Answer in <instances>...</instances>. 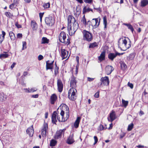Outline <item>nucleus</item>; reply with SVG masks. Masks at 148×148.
Instances as JSON below:
<instances>
[{"instance_id":"obj_52","label":"nucleus","mask_w":148,"mask_h":148,"mask_svg":"<svg viewBox=\"0 0 148 148\" xmlns=\"http://www.w3.org/2000/svg\"><path fill=\"white\" fill-rule=\"evenodd\" d=\"M127 85L131 89H132L133 88V84L132 83H130V82H128Z\"/></svg>"},{"instance_id":"obj_30","label":"nucleus","mask_w":148,"mask_h":148,"mask_svg":"<svg viewBox=\"0 0 148 148\" xmlns=\"http://www.w3.org/2000/svg\"><path fill=\"white\" fill-rule=\"evenodd\" d=\"M120 64L121 69L123 70H125L127 68L126 65L124 62H122Z\"/></svg>"},{"instance_id":"obj_15","label":"nucleus","mask_w":148,"mask_h":148,"mask_svg":"<svg viewBox=\"0 0 148 148\" xmlns=\"http://www.w3.org/2000/svg\"><path fill=\"white\" fill-rule=\"evenodd\" d=\"M26 132L27 134H29L30 136L31 137L33 136L34 132L33 125L27 129Z\"/></svg>"},{"instance_id":"obj_34","label":"nucleus","mask_w":148,"mask_h":148,"mask_svg":"<svg viewBox=\"0 0 148 148\" xmlns=\"http://www.w3.org/2000/svg\"><path fill=\"white\" fill-rule=\"evenodd\" d=\"M81 22L85 26L87 25V22L85 17V15H84L81 20Z\"/></svg>"},{"instance_id":"obj_22","label":"nucleus","mask_w":148,"mask_h":148,"mask_svg":"<svg viewBox=\"0 0 148 148\" xmlns=\"http://www.w3.org/2000/svg\"><path fill=\"white\" fill-rule=\"evenodd\" d=\"M81 118L80 117H78L74 123V126L75 128H77L79 125Z\"/></svg>"},{"instance_id":"obj_57","label":"nucleus","mask_w":148,"mask_h":148,"mask_svg":"<svg viewBox=\"0 0 148 148\" xmlns=\"http://www.w3.org/2000/svg\"><path fill=\"white\" fill-rule=\"evenodd\" d=\"M22 37V34H21L19 33L17 35V37L18 38H21Z\"/></svg>"},{"instance_id":"obj_21","label":"nucleus","mask_w":148,"mask_h":148,"mask_svg":"<svg viewBox=\"0 0 148 148\" xmlns=\"http://www.w3.org/2000/svg\"><path fill=\"white\" fill-rule=\"evenodd\" d=\"M116 57V55L114 53H110L108 55V58L112 61Z\"/></svg>"},{"instance_id":"obj_60","label":"nucleus","mask_w":148,"mask_h":148,"mask_svg":"<svg viewBox=\"0 0 148 148\" xmlns=\"http://www.w3.org/2000/svg\"><path fill=\"white\" fill-rule=\"evenodd\" d=\"M38 97V94L33 95H32V97L34 98H37Z\"/></svg>"},{"instance_id":"obj_42","label":"nucleus","mask_w":148,"mask_h":148,"mask_svg":"<svg viewBox=\"0 0 148 148\" xmlns=\"http://www.w3.org/2000/svg\"><path fill=\"white\" fill-rule=\"evenodd\" d=\"M122 103L123 104V106L125 107H126L128 104V102L127 101H125L123 99H122Z\"/></svg>"},{"instance_id":"obj_13","label":"nucleus","mask_w":148,"mask_h":148,"mask_svg":"<svg viewBox=\"0 0 148 148\" xmlns=\"http://www.w3.org/2000/svg\"><path fill=\"white\" fill-rule=\"evenodd\" d=\"M57 86L58 91L61 92L63 88V84L60 79H58V80Z\"/></svg>"},{"instance_id":"obj_53","label":"nucleus","mask_w":148,"mask_h":148,"mask_svg":"<svg viewBox=\"0 0 148 148\" xmlns=\"http://www.w3.org/2000/svg\"><path fill=\"white\" fill-rule=\"evenodd\" d=\"M99 91H97L96 92L94 95L95 97L96 98H98L99 96Z\"/></svg>"},{"instance_id":"obj_46","label":"nucleus","mask_w":148,"mask_h":148,"mask_svg":"<svg viewBox=\"0 0 148 148\" xmlns=\"http://www.w3.org/2000/svg\"><path fill=\"white\" fill-rule=\"evenodd\" d=\"M55 64H56V62L55 63ZM59 69V68L58 66H57L56 64V67L55 70V75H56L58 73V70Z\"/></svg>"},{"instance_id":"obj_19","label":"nucleus","mask_w":148,"mask_h":148,"mask_svg":"<svg viewBox=\"0 0 148 148\" xmlns=\"http://www.w3.org/2000/svg\"><path fill=\"white\" fill-rule=\"evenodd\" d=\"M57 99V97L56 95L54 94H53L50 98L51 103L52 104H54Z\"/></svg>"},{"instance_id":"obj_1","label":"nucleus","mask_w":148,"mask_h":148,"mask_svg":"<svg viewBox=\"0 0 148 148\" xmlns=\"http://www.w3.org/2000/svg\"><path fill=\"white\" fill-rule=\"evenodd\" d=\"M77 82L76 77L72 74L70 80V86L72 88L69 90L68 93V97L71 100L74 101L76 99L75 92L76 90L74 88L76 87V84Z\"/></svg>"},{"instance_id":"obj_23","label":"nucleus","mask_w":148,"mask_h":148,"mask_svg":"<svg viewBox=\"0 0 148 148\" xmlns=\"http://www.w3.org/2000/svg\"><path fill=\"white\" fill-rule=\"evenodd\" d=\"M49 60H48L46 62V69L48 70V69H53V66L52 65V63H50L49 62Z\"/></svg>"},{"instance_id":"obj_5","label":"nucleus","mask_w":148,"mask_h":148,"mask_svg":"<svg viewBox=\"0 0 148 148\" xmlns=\"http://www.w3.org/2000/svg\"><path fill=\"white\" fill-rule=\"evenodd\" d=\"M65 130L66 129H64L57 131L54 137L55 139H58L62 137V134H64Z\"/></svg>"},{"instance_id":"obj_54","label":"nucleus","mask_w":148,"mask_h":148,"mask_svg":"<svg viewBox=\"0 0 148 148\" xmlns=\"http://www.w3.org/2000/svg\"><path fill=\"white\" fill-rule=\"evenodd\" d=\"M43 56L41 55H39L38 56V59L39 60H42L43 59Z\"/></svg>"},{"instance_id":"obj_6","label":"nucleus","mask_w":148,"mask_h":148,"mask_svg":"<svg viewBox=\"0 0 148 148\" xmlns=\"http://www.w3.org/2000/svg\"><path fill=\"white\" fill-rule=\"evenodd\" d=\"M116 118L115 112L112 110L109 114V116L108 117V119L109 121L112 122Z\"/></svg>"},{"instance_id":"obj_8","label":"nucleus","mask_w":148,"mask_h":148,"mask_svg":"<svg viewBox=\"0 0 148 148\" xmlns=\"http://www.w3.org/2000/svg\"><path fill=\"white\" fill-rule=\"evenodd\" d=\"M64 111L63 110H62L60 113V114L62 116V118L61 119L60 118L59 116H57V119L59 122H65L66 121V120H65V118H64Z\"/></svg>"},{"instance_id":"obj_20","label":"nucleus","mask_w":148,"mask_h":148,"mask_svg":"<svg viewBox=\"0 0 148 148\" xmlns=\"http://www.w3.org/2000/svg\"><path fill=\"white\" fill-rule=\"evenodd\" d=\"M31 26L34 31H36L37 28V24L34 21H32L31 22Z\"/></svg>"},{"instance_id":"obj_9","label":"nucleus","mask_w":148,"mask_h":148,"mask_svg":"<svg viewBox=\"0 0 148 148\" xmlns=\"http://www.w3.org/2000/svg\"><path fill=\"white\" fill-rule=\"evenodd\" d=\"M48 129V125L47 123H45L43 125V127L41 130V134L43 137H45Z\"/></svg>"},{"instance_id":"obj_58","label":"nucleus","mask_w":148,"mask_h":148,"mask_svg":"<svg viewBox=\"0 0 148 148\" xmlns=\"http://www.w3.org/2000/svg\"><path fill=\"white\" fill-rule=\"evenodd\" d=\"M15 5V4L14 3L11 4L9 6L10 8L11 9H12L14 8Z\"/></svg>"},{"instance_id":"obj_39","label":"nucleus","mask_w":148,"mask_h":148,"mask_svg":"<svg viewBox=\"0 0 148 148\" xmlns=\"http://www.w3.org/2000/svg\"><path fill=\"white\" fill-rule=\"evenodd\" d=\"M66 108L67 110V112H66V118H65V120H66V121L69 117V108L68 107H66Z\"/></svg>"},{"instance_id":"obj_45","label":"nucleus","mask_w":148,"mask_h":148,"mask_svg":"<svg viewBox=\"0 0 148 148\" xmlns=\"http://www.w3.org/2000/svg\"><path fill=\"white\" fill-rule=\"evenodd\" d=\"M120 47V49L121 50L125 51L127 49H129L130 47H128L127 48L126 47Z\"/></svg>"},{"instance_id":"obj_62","label":"nucleus","mask_w":148,"mask_h":148,"mask_svg":"<svg viewBox=\"0 0 148 148\" xmlns=\"http://www.w3.org/2000/svg\"><path fill=\"white\" fill-rule=\"evenodd\" d=\"M79 66V65L77 64L76 66V74H77L78 72V69Z\"/></svg>"},{"instance_id":"obj_3","label":"nucleus","mask_w":148,"mask_h":148,"mask_svg":"<svg viewBox=\"0 0 148 148\" xmlns=\"http://www.w3.org/2000/svg\"><path fill=\"white\" fill-rule=\"evenodd\" d=\"M83 39L84 40L90 41L92 39V34L89 32L85 30H84Z\"/></svg>"},{"instance_id":"obj_14","label":"nucleus","mask_w":148,"mask_h":148,"mask_svg":"<svg viewBox=\"0 0 148 148\" xmlns=\"http://www.w3.org/2000/svg\"><path fill=\"white\" fill-rule=\"evenodd\" d=\"M61 53L62 60L65 59L67 57L68 54V52L65 49L62 48L61 49Z\"/></svg>"},{"instance_id":"obj_38","label":"nucleus","mask_w":148,"mask_h":148,"mask_svg":"<svg viewBox=\"0 0 148 148\" xmlns=\"http://www.w3.org/2000/svg\"><path fill=\"white\" fill-rule=\"evenodd\" d=\"M103 24L104 25V28H106V27L107 25V21L106 16H105L103 17Z\"/></svg>"},{"instance_id":"obj_18","label":"nucleus","mask_w":148,"mask_h":148,"mask_svg":"<svg viewBox=\"0 0 148 148\" xmlns=\"http://www.w3.org/2000/svg\"><path fill=\"white\" fill-rule=\"evenodd\" d=\"M68 25H70V23H73L76 21L75 18L72 16L69 15L68 17Z\"/></svg>"},{"instance_id":"obj_25","label":"nucleus","mask_w":148,"mask_h":148,"mask_svg":"<svg viewBox=\"0 0 148 148\" xmlns=\"http://www.w3.org/2000/svg\"><path fill=\"white\" fill-rule=\"evenodd\" d=\"M135 56V54L134 53H132L130 54L127 57V59L129 61L134 59Z\"/></svg>"},{"instance_id":"obj_26","label":"nucleus","mask_w":148,"mask_h":148,"mask_svg":"<svg viewBox=\"0 0 148 148\" xmlns=\"http://www.w3.org/2000/svg\"><path fill=\"white\" fill-rule=\"evenodd\" d=\"M148 4V0H143L140 2V6L142 7L145 6Z\"/></svg>"},{"instance_id":"obj_41","label":"nucleus","mask_w":148,"mask_h":148,"mask_svg":"<svg viewBox=\"0 0 148 148\" xmlns=\"http://www.w3.org/2000/svg\"><path fill=\"white\" fill-rule=\"evenodd\" d=\"M43 6L45 8H47L50 7V4L49 3H45L43 4Z\"/></svg>"},{"instance_id":"obj_49","label":"nucleus","mask_w":148,"mask_h":148,"mask_svg":"<svg viewBox=\"0 0 148 148\" xmlns=\"http://www.w3.org/2000/svg\"><path fill=\"white\" fill-rule=\"evenodd\" d=\"M94 138L95 140V142L93 145H95L97 142L98 139L97 136H95L94 137Z\"/></svg>"},{"instance_id":"obj_63","label":"nucleus","mask_w":148,"mask_h":148,"mask_svg":"<svg viewBox=\"0 0 148 148\" xmlns=\"http://www.w3.org/2000/svg\"><path fill=\"white\" fill-rule=\"evenodd\" d=\"M24 90H25V92H30L29 88H24Z\"/></svg>"},{"instance_id":"obj_35","label":"nucleus","mask_w":148,"mask_h":148,"mask_svg":"<svg viewBox=\"0 0 148 148\" xmlns=\"http://www.w3.org/2000/svg\"><path fill=\"white\" fill-rule=\"evenodd\" d=\"M125 25L127 26L129 29H130L132 32H133L134 31V29L132 26L130 24L124 23V24Z\"/></svg>"},{"instance_id":"obj_16","label":"nucleus","mask_w":148,"mask_h":148,"mask_svg":"<svg viewBox=\"0 0 148 148\" xmlns=\"http://www.w3.org/2000/svg\"><path fill=\"white\" fill-rule=\"evenodd\" d=\"M106 53L105 51H104L101 53L100 56L98 57L99 60L101 62L105 60Z\"/></svg>"},{"instance_id":"obj_12","label":"nucleus","mask_w":148,"mask_h":148,"mask_svg":"<svg viewBox=\"0 0 148 148\" xmlns=\"http://www.w3.org/2000/svg\"><path fill=\"white\" fill-rule=\"evenodd\" d=\"M72 27L73 28V32H71V35H73L75 32L78 29L79 26L77 23L76 21H75L73 23V25Z\"/></svg>"},{"instance_id":"obj_47","label":"nucleus","mask_w":148,"mask_h":148,"mask_svg":"<svg viewBox=\"0 0 148 148\" xmlns=\"http://www.w3.org/2000/svg\"><path fill=\"white\" fill-rule=\"evenodd\" d=\"M106 127L105 128L101 124L99 127V130L100 131H101L106 129Z\"/></svg>"},{"instance_id":"obj_40","label":"nucleus","mask_w":148,"mask_h":148,"mask_svg":"<svg viewBox=\"0 0 148 148\" xmlns=\"http://www.w3.org/2000/svg\"><path fill=\"white\" fill-rule=\"evenodd\" d=\"M5 15L8 17L12 18L13 15L9 12H7L5 13Z\"/></svg>"},{"instance_id":"obj_2","label":"nucleus","mask_w":148,"mask_h":148,"mask_svg":"<svg viewBox=\"0 0 148 148\" xmlns=\"http://www.w3.org/2000/svg\"><path fill=\"white\" fill-rule=\"evenodd\" d=\"M66 33L64 32H61L59 36V41L61 42L68 45L70 43V40L68 38L66 40Z\"/></svg>"},{"instance_id":"obj_37","label":"nucleus","mask_w":148,"mask_h":148,"mask_svg":"<svg viewBox=\"0 0 148 148\" xmlns=\"http://www.w3.org/2000/svg\"><path fill=\"white\" fill-rule=\"evenodd\" d=\"M8 54L6 53H3L1 54L0 55V58L2 59L3 58H7L8 57Z\"/></svg>"},{"instance_id":"obj_50","label":"nucleus","mask_w":148,"mask_h":148,"mask_svg":"<svg viewBox=\"0 0 148 148\" xmlns=\"http://www.w3.org/2000/svg\"><path fill=\"white\" fill-rule=\"evenodd\" d=\"M98 44L96 42H94L93 43H91L89 46H98Z\"/></svg>"},{"instance_id":"obj_32","label":"nucleus","mask_w":148,"mask_h":148,"mask_svg":"<svg viewBox=\"0 0 148 148\" xmlns=\"http://www.w3.org/2000/svg\"><path fill=\"white\" fill-rule=\"evenodd\" d=\"M9 35L11 40H13L15 39V37L14 34L12 32H10Z\"/></svg>"},{"instance_id":"obj_7","label":"nucleus","mask_w":148,"mask_h":148,"mask_svg":"<svg viewBox=\"0 0 148 148\" xmlns=\"http://www.w3.org/2000/svg\"><path fill=\"white\" fill-rule=\"evenodd\" d=\"M100 21H98V18L93 19L91 21V25L93 28H96L98 26Z\"/></svg>"},{"instance_id":"obj_56","label":"nucleus","mask_w":148,"mask_h":148,"mask_svg":"<svg viewBox=\"0 0 148 148\" xmlns=\"http://www.w3.org/2000/svg\"><path fill=\"white\" fill-rule=\"evenodd\" d=\"M15 25L18 28H19L21 27V26L18 23H15Z\"/></svg>"},{"instance_id":"obj_28","label":"nucleus","mask_w":148,"mask_h":148,"mask_svg":"<svg viewBox=\"0 0 148 148\" xmlns=\"http://www.w3.org/2000/svg\"><path fill=\"white\" fill-rule=\"evenodd\" d=\"M49 42V40L47 38L43 37L41 40V43L42 44L48 43Z\"/></svg>"},{"instance_id":"obj_51","label":"nucleus","mask_w":148,"mask_h":148,"mask_svg":"<svg viewBox=\"0 0 148 148\" xmlns=\"http://www.w3.org/2000/svg\"><path fill=\"white\" fill-rule=\"evenodd\" d=\"M84 2L86 3H91L93 2V0H84Z\"/></svg>"},{"instance_id":"obj_64","label":"nucleus","mask_w":148,"mask_h":148,"mask_svg":"<svg viewBox=\"0 0 148 148\" xmlns=\"http://www.w3.org/2000/svg\"><path fill=\"white\" fill-rule=\"evenodd\" d=\"M102 82L101 81V82L98 83V87H101V85L102 84Z\"/></svg>"},{"instance_id":"obj_33","label":"nucleus","mask_w":148,"mask_h":148,"mask_svg":"<svg viewBox=\"0 0 148 148\" xmlns=\"http://www.w3.org/2000/svg\"><path fill=\"white\" fill-rule=\"evenodd\" d=\"M68 31L69 32V34L70 36H72L73 35H71V32H73V28L71 26V25H68L67 27Z\"/></svg>"},{"instance_id":"obj_61","label":"nucleus","mask_w":148,"mask_h":148,"mask_svg":"<svg viewBox=\"0 0 148 148\" xmlns=\"http://www.w3.org/2000/svg\"><path fill=\"white\" fill-rule=\"evenodd\" d=\"M94 79L93 78H91L89 77H88L87 78V80L89 82H91Z\"/></svg>"},{"instance_id":"obj_4","label":"nucleus","mask_w":148,"mask_h":148,"mask_svg":"<svg viewBox=\"0 0 148 148\" xmlns=\"http://www.w3.org/2000/svg\"><path fill=\"white\" fill-rule=\"evenodd\" d=\"M45 20L46 24L48 26H52L54 23V20L51 16L46 17Z\"/></svg>"},{"instance_id":"obj_55","label":"nucleus","mask_w":148,"mask_h":148,"mask_svg":"<svg viewBox=\"0 0 148 148\" xmlns=\"http://www.w3.org/2000/svg\"><path fill=\"white\" fill-rule=\"evenodd\" d=\"M37 90V89L36 88H31L30 90V92H33L34 91H36Z\"/></svg>"},{"instance_id":"obj_31","label":"nucleus","mask_w":148,"mask_h":148,"mask_svg":"<svg viewBox=\"0 0 148 148\" xmlns=\"http://www.w3.org/2000/svg\"><path fill=\"white\" fill-rule=\"evenodd\" d=\"M57 143V141L55 140L52 139L51 140L50 146L51 147L54 146Z\"/></svg>"},{"instance_id":"obj_43","label":"nucleus","mask_w":148,"mask_h":148,"mask_svg":"<svg viewBox=\"0 0 148 148\" xmlns=\"http://www.w3.org/2000/svg\"><path fill=\"white\" fill-rule=\"evenodd\" d=\"M134 124L133 123H131L129 125L127 128V130L129 131H131L133 128Z\"/></svg>"},{"instance_id":"obj_59","label":"nucleus","mask_w":148,"mask_h":148,"mask_svg":"<svg viewBox=\"0 0 148 148\" xmlns=\"http://www.w3.org/2000/svg\"><path fill=\"white\" fill-rule=\"evenodd\" d=\"M76 61L77 62V64L79 65V57L78 56H77L76 57Z\"/></svg>"},{"instance_id":"obj_44","label":"nucleus","mask_w":148,"mask_h":148,"mask_svg":"<svg viewBox=\"0 0 148 148\" xmlns=\"http://www.w3.org/2000/svg\"><path fill=\"white\" fill-rule=\"evenodd\" d=\"M57 116L58 115V113L56 111H55L53 112L51 117L54 118H57Z\"/></svg>"},{"instance_id":"obj_27","label":"nucleus","mask_w":148,"mask_h":148,"mask_svg":"<svg viewBox=\"0 0 148 148\" xmlns=\"http://www.w3.org/2000/svg\"><path fill=\"white\" fill-rule=\"evenodd\" d=\"M2 35H0V43H1L4 38V36L5 35V33L4 31L2 32Z\"/></svg>"},{"instance_id":"obj_10","label":"nucleus","mask_w":148,"mask_h":148,"mask_svg":"<svg viewBox=\"0 0 148 148\" xmlns=\"http://www.w3.org/2000/svg\"><path fill=\"white\" fill-rule=\"evenodd\" d=\"M100 81L102 82L104 85H108L109 80L108 77L106 76L104 77H102L101 78Z\"/></svg>"},{"instance_id":"obj_17","label":"nucleus","mask_w":148,"mask_h":148,"mask_svg":"<svg viewBox=\"0 0 148 148\" xmlns=\"http://www.w3.org/2000/svg\"><path fill=\"white\" fill-rule=\"evenodd\" d=\"M105 69L107 74L109 75L113 71L114 69L112 66H108L106 67Z\"/></svg>"},{"instance_id":"obj_11","label":"nucleus","mask_w":148,"mask_h":148,"mask_svg":"<svg viewBox=\"0 0 148 148\" xmlns=\"http://www.w3.org/2000/svg\"><path fill=\"white\" fill-rule=\"evenodd\" d=\"M126 39H127L128 40H129V42H130V43L129 44V45L130 46H131V44H130L131 42H130V40L129 39V38H126L125 37H124L123 38L122 37V38H120L119 39V40L118 41L119 45V44L120 43V40H122V41L123 42L122 44H124V46H126L127 44V40Z\"/></svg>"},{"instance_id":"obj_24","label":"nucleus","mask_w":148,"mask_h":148,"mask_svg":"<svg viewBox=\"0 0 148 148\" xmlns=\"http://www.w3.org/2000/svg\"><path fill=\"white\" fill-rule=\"evenodd\" d=\"M74 141L73 137L70 135L66 141V143L69 144H71L73 143Z\"/></svg>"},{"instance_id":"obj_29","label":"nucleus","mask_w":148,"mask_h":148,"mask_svg":"<svg viewBox=\"0 0 148 148\" xmlns=\"http://www.w3.org/2000/svg\"><path fill=\"white\" fill-rule=\"evenodd\" d=\"M90 11H92V9L89 8H88L87 9L86 7L85 6L84 7V8H83V14H84L86 12H88Z\"/></svg>"},{"instance_id":"obj_36","label":"nucleus","mask_w":148,"mask_h":148,"mask_svg":"<svg viewBox=\"0 0 148 148\" xmlns=\"http://www.w3.org/2000/svg\"><path fill=\"white\" fill-rule=\"evenodd\" d=\"M6 95H4L3 93H0V100L3 101L5 100L6 98Z\"/></svg>"},{"instance_id":"obj_48","label":"nucleus","mask_w":148,"mask_h":148,"mask_svg":"<svg viewBox=\"0 0 148 148\" xmlns=\"http://www.w3.org/2000/svg\"><path fill=\"white\" fill-rule=\"evenodd\" d=\"M52 122L54 124H56V123L57 122L56 118H52Z\"/></svg>"}]
</instances>
